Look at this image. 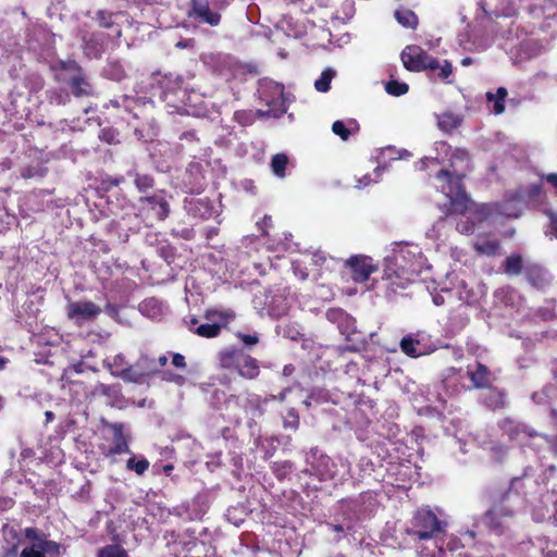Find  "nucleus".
<instances>
[{
    "instance_id": "obj_1",
    "label": "nucleus",
    "mask_w": 557,
    "mask_h": 557,
    "mask_svg": "<svg viewBox=\"0 0 557 557\" xmlns=\"http://www.w3.org/2000/svg\"><path fill=\"white\" fill-rule=\"evenodd\" d=\"M447 523L430 508H419L407 522L405 533L420 557H447L444 536Z\"/></svg>"
},
{
    "instance_id": "obj_2",
    "label": "nucleus",
    "mask_w": 557,
    "mask_h": 557,
    "mask_svg": "<svg viewBox=\"0 0 557 557\" xmlns=\"http://www.w3.org/2000/svg\"><path fill=\"white\" fill-rule=\"evenodd\" d=\"M442 193L448 198L451 211L455 213H465L472 210V201L465 190L462 176H436ZM498 207L495 202L474 205L473 213L479 221L497 218Z\"/></svg>"
},
{
    "instance_id": "obj_3",
    "label": "nucleus",
    "mask_w": 557,
    "mask_h": 557,
    "mask_svg": "<svg viewBox=\"0 0 557 557\" xmlns=\"http://www.w3.org/2000/svg\"><path fill=\"white\" fill-rule=\"evenodd\" d=\"M307 468L301 473L317 478L320 482L339 476L341 479L352 478L351 465L347 459H331L318 447L310 448L305 455Z\"/></svg>"
},
{
    "instance_id": "obj_4",
    "label": "nucleus",
    "mask_w": 557,
    "mask_h": 557,
    "mask_svg": "<svg viewBox=\"0 0 557 557\" xmlns=\"http://www.w3.org/2000/svg\"><path fill=\"white\" fill-rule=\"evenodd\" d=\"M544 194L541 184L529 187H519L504 195L502 201L495 202L498 207V215L518 219L528 207H540L544 202Z\"/></svg>"
},
{
    "instance_id": "obj_5",
    "label": "nucleus",
    "mask_w": 557,
    "mask_h": 557,
    "mask_svg": "<svg viewBox=\"0 0 557 557\" xmlns=\"http://www.w3.org/2000/svg\"><path fill=\"white\" fill-rule=\"evenodd\" d=\"M23 534L27 543L20 552V557H60L61 545L48 540L47 534L37 528H25Z\"/></svg>"
},
{
    "instance_id": "obj_6",
    "label": "nucleus",
    "mask_w": 557,
    "mask_h": 557,
    "mask_svg": "<svg viewBox=\"0 0 557 557\" xmlns=\"http://www.w3.org/2000/svg\"><path fill=\"white\" fill-rule=\"evenodd\" d=\"M255 307L260 309L263 314L277 319L288 312L289 302L285 295V289H269L255 295Z\"/></svg>"
},
{
    "instance_id": "obj_7",
    "label": "nucleus",
    "mask_w": 557,
    "mask_h": 557,
    "mask_svg": "<svg viewBox=\"0 0 557 557\" xmlns=\"http://www.w3.org/2000/svg\"><path fill=\"white\" fill-rule=\"evenodd\" d=\"M400 58L405 69L410 72H434V69L437 66V59L417 45L406 46L401 51Z\"/></svg>"
},
{
    "instance_id": "obj_8",
    "label": "nucleus",
    "mask_w": 557,
    "mask_h": 557,
    "mask_svg": "<svg viewBox=\"0 0 557 557\" xmlns=\"http://www.w3.org/2000/svg\"><path fill=\"white\" fill-rule=\"evenodd\" d=\"M344 265L350 270L351 278L355 283L367 282L371 274L377 271L371 257L364 255H355L344 261Z\"/></svg>"
},
{
    "instance_id": "obj_9",
    "label": "nucleus",
    "mask_w": 557,
    "mask_h": 557,
    "mask_svg": "<svg viewBox=\"0 0 557 557\" xmlns=\"http://www.w3.org/2000/svg\"><path fill=\"white\" fill-rule=\"evenodd\" d=\"M82 49L89 59H100L106 51L109 35L101 32L79 30Z\"/></svg>"
},
{
    "instance_id": "obj_10",
    "label": "nucleus",
    "mask_w": 557,
    "mask_h": 557,
    "mask_svg": "<svg viewBox=\"0 0 557 557\" xmlns=\"http://www.w3.org/2000/svg\"><path fill=\"white\" fill-rule=\"evenodd\" d=\"M187 15L201 24L219 25L221 14L210 9L209 0H189Z\"/></svg>"
},
{
    "instance_id": "obj_11",
    "label": "nucleus",
    "mask_w": 557,
    "mask_h": 557,
    "mask_svg": "<svg viewBox=\"0 0 557 557\" xmlns=\"http://www.w3.org/2000/svg\"><path fill=\"white\" fill-rule=\"evenodd\" d=\"M106 428L110 430L112 437V445L103 453L107 457L121 455V454H132L128 446V435L124 433L123 423H106Z\"/></svg>"
},
{
    "instance_id": "obj_12",
    "label": "nucleus",
    "mask_w": 557,
    "mask_h": 557,
    "mask_svg": "<svg viewBox=\"0 0 557 557\" xmlns=\"http://www.w3.org/2000/svg\"><path fill=\"white\" fill-rule=\"evenodd\" d=\"M101 308L92 301H74L67 306V317L81 324L84 321L96 319L101 313Z\"/></svg>"
},
{
    "instance_id": "obj_13",
    "label": "nucleus",
    "mask_w": 557,
    "mask_h": 557,
    "mask_svg": "<svg viewBox=\"0 0 557 557\" xmlns=\"http://www.w3.org/2000/svg\"><path fill=\"white\" fill-rule=\"evenodd\" d=\"M500 430L512 441H519L523 437H533L536 432L528 425L511 418H504L498 422Z\"/></svg>"
},
{
    "instance_id": "obj_14",
    "label": "nucleus",
    "mask_w": 557,
    "mask_h": 557,
    "mask_svg": "<svg viewBox=\"0 0 557 557\" xmlns=\"http://www.w3.org/2000/svg\"><path fill=\"white\" fill-rule=\"evenodd\" d=\"M450 168L442 169L437 174H459V172L470 171V154L466 149L456 148L449 157Z\"/></svg>"
},
{
    "instance_id": "obj_15",
    "label": "nucleus",
    "mask_w": 557,
    "mask_h": 557,
    "mask_svg": "<svg viewBox=\"0 0 557 557\" xmlns=\"http://www.w3.org/2000/svg\"><path fill=\"white\" fill-rule=\"evenodd\" d=\"M397 152L393 148H385L381 150L379 157H377V165L374 169L375 174H380L381 172L385 171H399L400 164L403 163V159L398 156H396Z\"/></svg>"
},
{
    "instance_id": "obj_16",
    "label": "nucleus",
    "mask_w": 557,
    "mask_h": 557,
    "mask_svg": "<svg viewBox=\"0 0 557 557\" xmlns=\"http://www.w3.org/2000/svg\"><path fill=\"white\" fill-rule=\"evenodd\" d=\"M467 374L475 388L490 387L494 381L488 368L482 363H476L474 369L468 366Z\"/></svg>"
},
{
    "instance_id": "obj_17",
    "label": "nucleus",
    "mask_w": 557,
    "mask_h": 557,
    "mask_svg": "<svg viewBox=\"0 0 557 557\" xmlns=\"http://www.w3.org/2000/svg\"><path fill=\"white\" fill-rule=\"evenodd\" d=\"M64 82L70 87L73 96L76 98L89 97L94 95L92 85L87 79L85 72L76 76H69L64 79Z\"/></svg>"
},
{
    "instance_id": "obj_18",
    "label": "nucleus",
    "mask_w": 557,
    "mask_h": 557,
    "mask_svg": "<svg viewBox=\"0 0 557 557\" xmlns=\"http://www.w3.org/2000/svg\"><path fill=\"white\" fill-rule=\"evenodd\" d=\"M185 209L190 216L201 220H207L214 213V209L210 200L202 198L186 201Z\"/></svg>"
},
{
    "instance_id": "obj_19",
    "label": "nucleus",
    "mask_w": 557,
    "mask_h": 557,
    "mask_svg": "<svg viewBox=\"0 0 557 557\" xmlns=\"http://www.w3.org/2000/svg\"><path fill=\"white\" fill-rule=\"evenodd\" d=\"M244 354V350L240 348L225 347L218 354L219 364L226 370H236Z\"/></svg>"
},
{
    "instance_id": "obj_20",
    "label": "nucleus",
    "mask_w": 557,
    "mask_h": 557,
    "mask_svg": "<svg viewBox=\"0 0 557 557\" xmlns=\"http://www.w3.org/2000/svg\"><path fill=\"white\" fill-rule=\"evenodd\" d=\"M480 396L481 403L491 410L502 409L506 406V394L504 391L492 387L485 388Z\"/></svg>"
},
{
    "instance_id": "obj_21",
    "label": "nucleus",
    "mask_w": 557,
    "mask_h": 557,
    "mask_svg": "<svg viewBox=\"0 0 557 557\" xmlns=\"http://www.w3.org/2000/svg\"><path fill=\"white\" fill-rule=\"evenodd\" d=\"M532 399L541 406H548L553 418H557V410L552 407L553 400L557 399V385L547 384L541 391L532 394Z\"/></svg>"
},
{
    "instance_id": "obj_22",
    "label": "nucleus",
    "mask_w": 557,
    "mask_h": 557,
    "mask_svg": "<svg viewBox=\"0 0 557 557\" xmlns=\"http://www.w3.org/2000/svg\"><path fill=\"white\" fill-rule=\"evenodd\" d=\"M336 317L338 319V330L346 337L347 341H357L355 337L358 332L356 331V321L347 313L343 311H331L329 312V318L333 319Z\"/></svg>"
},
{
    "instance_id": "obj_23",
    "label": "nucleus",
    "mask_w": 557,
    "mask_h": 557,
    "mask_svg": "<svg viewBox=\"0 0 557 557\" xmlns=\"http://www.w3.org/2000/svg\"><path fill=\"white\" fill-rule=\"evenodd\" d=\"M524 275L533 286L539 288H542L549 283L548 272L535 263H527L524 268Z\"/></svg>"
},
{
    "instance_id": "obj_24",
    "label": "nucleus",
    "mask_w": 557,
    "mask_h": 557,
    "mask_svg": "<svg viewBox=\"0 0 557 557\" xmlns=\"http://www.w3.org/2000/svg\"><path fill=\"white\" fill-rule=\"evenodd\" d=\"M236 372L246 380H255L260 373L259 362L250 355L244 354Z\"/></svg>"
},
{
    "instance_id": "obj_25",
    "label": "nucleus",
    "mask_w": 557,
    "mask_h": 557,
    "mask_svg": "<svg viewBox=\"0 0 557 557\" xmlns=\"http://www.w3.org/2000/svg\"><path fill=\"white\" fill-rule=\"evenodd\" d=\"M399 346L401 351L411 358H418L426 354L420 341L417 339L416 336L412 334L404 336L400 341Z\"/></svg>"
},
{
    "instance_id": "obj_26",
    "label": "nucleus",
    "mask_w": 557,
    "mask_h": 557,
    "mask_svg": "<svg viewBox=\"0 0 557 557\" xmlns=\"http://www.w3.org/2000/svg\"><path fill=\"white\" fill-rule=\"evenodd\" d=\"M499 242L496 238L479 237L473 243L474 250L480 255L496 256L499 250Z\"/></svg>"
},
{
    "instance_id": "obj_27",
    "label": "nucleus",
    "mask_w": 557,
    "mask_h": 557,
    "mask_svg": "<svg viewBox=\"0 0 557 557\" xmlns=\"http://www.w3.org/2000/svg\"><path fill=\"white\" fill-rule=\"evenodd\" d=\"M371 180L369 176H342L341 180H335L332 184L335 187H341L345 190L355 188V189H362L370 185Z\"/></svg>"
},
{
    "instance_id": "obj_28",
    "label": "nucleus",
    "mask_w": 557,
    "mask_h": 557,
    "mask_svg": "<svg viewBox=\"0 0 557 557\" xmlns=\"http://www.w3.org/2000/svg\"><path fill=\"white\" fill-rule=\"evenodd\" d=\"M235 318L236 314L232 309L206 311V319L218 324L220 330L225 327L230 322L234 321Z\"/></svg>"
},
{
    "instance_id": "obj_29",
    "label": "nucleus",
    "mask_w": 557,
    "mask_h": 557,
    "mask_svg": "<svg viewBox=\"0 0 557 557\" xmlns=\"http://www.w3.org/2000/svg\"><path fill=\"white\" fill-rule=\"evenodd\" d=\"M113 375L127 383L144 384L146 382L136 363L122 370L113 371Z\"/></svg>"
},
{
    "instance_id": "obj_30",
    "label": "nucleus",
    "mask_w": 557,
    "mask_h": 557,
    "mask_svg": "<svg viewBox=\"0 0 557 557\" xmlns=\"http://www.w3.org/2000/svg\"><path fill=\"white\" fill-rule=\"evenodd\" d=\"M503 516V509L492 508L487 510L484 516L482 517V523L488 528L490 530L502 533L503 531V523L502 518Z\"/></svg>"
},
{
    "instance_id": "obj_31",
    "label": "nucleus",
    "mask_w": 557,
    "mask_h": 557,
    "mask_svg": "<svg viewBox=\"0 0 557 557\" xmlns=\"http://www.w3.org/2000/svg\"><path fill=\"white\" fill-rule=\"evenodd\" d=\"M508 96V91L505 87H498L496 92H486L487 102H493V112L498 115L505 111V100Z\"/></svg>"
},
{
    "instance_id": "obj_32",
    "label": "nucleus",
    "mask_w": 557,
    "mask_h": 557,
    "mask_svg": "<svg viewBox=\"0 0 557 557\" xmlns=\"http://www.w3.org/2000/svg\"><path fill=\"white\" fill-rule=\"evenodd\" d=\"M525 265L527 263L523 262L520 255H511L504 261L503 269L507 275L517 276L521 273H524Z\"/></svg>"
},
{
    "instance_id": "obj_33",
    "label": "nucleus",
    "mask_w": 557,
    "mask_h": 557,
    "mask_svg": "<svg viewBox=\"0 0 557 557\" xmlns=\"http://www.w3.org/2000/svg\"><path fill=\"white\" fill-rule=\"evenodd\" d=\"M428 72L431 79H440L448 83L450 82L448 78L453 75V65L447 60H444L443 62L437 60V66L434 69V72Z\"/></svg>"
},
{
    "instance_id": "obj_34",
    "label": "nucleus",
    "mask_w": 557,
    "mask_h": 557,
    "mask_svg": "<svg viewBox=\"0 0 557 557\" xmlns=\"http://www.w3.org/2000/svg\"><path fill=\"white\" fill-rule=\"evenodd\" d=\"M468 307L460 305L449 317L450 325L454 330L459 331L463 329L469 322V315L467 313Z\"/></svg>"
},
{
    "instance_id": "obj_35",
    "label": "nucleus",
    "mask_w": 557,
    "mask_h": 557,
    "mask_svg": "<svg viewBox=\"0 0 557 557\" xmlns=\"http://www.w3.org/2000/svg\"><path fill=\"white\" fill-rule=\"evenodd\" d=\"M136 367L139 369V371L143 373V376L145 380L148 377L158 374V370L154 363V358L149 357L147 355H141L137 361L135 362Z\"/></svg>"
},
{
    "instance_id": "obj_36",
    "label": "nucleus",
    "mask_w": 557,
    "mask_h": 557,
    "mask_svg": "<svg viewBox=\"0 0 557 557\" xmlns=\"http://www.w3.org/2000/svg\"><path fill=\"white\" fill-rule=\"evenodd\" d=\"M396 21L407 28L414 29L418 25V16L409 9H398L395 11Z\"/></svg>"
},
{
    "instance_id": "obj_37",
    "label": "nucleus",
    "mask_w": 557,
    "mask_h": 557,
    "mask_svg": "<svg viewBox=\"0 0 557 557\" xmlns=\"http://www.w3.org/2000/svg\"><path fill=\"white\" fill-rule=\"evenodd\" d=\"M102 396L107 398V404L112 407L120 406L124 400L120 384L108 385Z\"/></svg>"
},
{
    "instance_id": "obj_38",
    "label": "nucleus",
    "mask_w": 557,
    "mask_h": 557,
    "mask_svg": "<svg viewBox=\"0 0 557 557\" xmlns=\"http://www.w3.org/2000/svg\"><path fill=\"white\" fill-rule=\"evenodd\" d=\"M190 332L205 338H213L221 333V330L219 329L218 324H215L213 321H210L209 323L199 324L195 329L190 327Z\"/></svg>"
},
{
    "instance_id": "obj_39",
    "label": "nucleus",
    "mask_w": 557,
    "mask_h": 557,
    "mask_svg": "<svg viewBox=\"0 0 557 557\" xmlns=\"http://www.w3.org/2000/svg\"><path fill=\"white\" fill-rule=\"evenodd\" d=\"M132 457L126 461V469L134 471L138 475H143L149 468V461L147 458L140 456L137 458L133 453Z\"/></svg>"
},
{
    "instance_id": "obj_40",
    "label": "nucleus",
    "mask_w": 557,
    "mask_h": 557,
    "mask_svg": "<svg viewBox=\"0 0 557 557\" xmlns=\"http://www.w3.org/2000/svg\"><path fill=\"white\" fill-rule=\"evenodd\" d=\"M272 472L277 480L286 479L294 470V463L289 460L275 461L271 466Z\"/></svg>"
},
{
    "instance_id": "obj_41",
    "label": "nucleus",
    "mask_w": 557,
    "mask_h": 557,
    "mask_svg": "<svg viewBox=\"0 0 557 557\" xmlns=\"http://www.w3.org/2000/svg\"><path fill=\"white\" fill-rule=\"evenodd\" d=\"M334 75L335 72L332 69L324 70L321 76L314 82V88L320 92L329 91Z\"/></svg>"
},
{
    "instance_id": "obj_42",
    "label": "nucleus",
    "mask_w": 557,
    "mask_h": 557,
    "mask_svg": "<svg viewBox=\"0 0 557 557\" xmlns=\"http://www.w3.org/2000/svg\"><path fill=\"white\" fill-rule=\"evenodd\" d=\"M98 137L101 141L108 145L120 144V132L112 126L100 128Z\"/></svg>"
},
{
    "instance_id": "obj_43",
    "label": "nucleus",
    "mask_w": 557,
    "mask_h": 557,
    "mask_svg": "<svg viewBox=\"0 0 557 557\" xmlns=\"http://www.w3.org/2000/svg\"><path fill=\"white\" fill-rule=\"evenodd\" d=\"M97 557H128L126 549L116 544L106 545L98 550Z\"/></svg>"
},
{
    "instance_id": "obj_44",
    "label": "nucleus",
    "mask_w": 557,
    "mask_h": 557,
    "mask_svg": "<svg viewBox=\"0 0 557 557\" xmlns=\"http://www.w3.org/2000/svg\"><path fill=\"white\" fill-rule=\"evenodd\" d=\"M289 159L285 153H276L271 160V170L274 174H284Z\"/></svg>"
},
{
    "instance_id": "obj_45",
    "label": "nucleus",
    "mask_w": 557,
    "mask_h": 557,
    "mask_svg": "<svg viewBox=\"0 0 557 557\" xmlns=\"http://www.w3.org/2000/svg\"><path fill=\"white\" fill-rule=\"evenodd\" d=\"M385 90L388 95L399 97L408 92L409 86L406 83L392 79L386 83Z\"/></svg>"
},
{
    "instance_id": "obj_46",
    "label": "nucleus",
    "mask_w": 557,
    "mask_h": 557,
    "mask_svg": "<svg viewBox=\"0 0 557 557\" xmlns=\"http://www.w3.org/2000/svg\"><path fill=\"white\" fill-rule=\"evenodd\" d=\"M48 100L52 104L65 106L70 101V95L61 89H52L48 91Z\"/></svg>"
},
{
    "instance_id": "obj_47",
    "label": "nucleus",
    "mask_w": 557,
    "mask_h": 557,
    "mask_svg": "<svg viewBox=\"0 0 557 557\" xmlns=\"http://www.w3.org/2000/svg\"><path fill=\"white\" fill-rule=\"evenodd\" d=\"M299 425V416L296 411V409L290 408L283 420V426L286 430H293L296 431Z\"/></svg>"
},
{
    "instance_id": "obj_48",
    "label": "nucleus",
    "mask_w": 557,
    "mask_h": 557,
    "mask_svg": "<svg viewBox=\"0 0 557 557\" xmlns=\"http://www.w3.org/2000/svg\"><path fill=\"white\" fill-rule=\"evenodd\" d=\"M103 364L111 371V374L113 375V371L126 368L125 366L127 364V362L125 360V357L122 354H119L114 356L112 360H104Z\"/></svg>"
},
{
    "instance_id": "obj_49",
    "label": "nucleus",
    "mask_w": 557,
    "mask_h": 557,
    "mask_svg": "<svg viewBox=\"0 0 557 557\" xmlns=\"http://www.w3.org/2000/svg\"><path fill=\"white\" fill-rule=\"evenodd\" d=\"M59 67L69 73L70 76H76L84 72L83 67L75 60L60 61Z\"/></svg>"
},
{
    "instance_id": "obj_50",
    "label": "nucleus",
    "mask_w": 557,
    "mask_h": 557,
    "mask_svg": "<svg viewBox=\"0 0 557 557\" xmlns=\"http://www.w3.org/2000/svg\"><path fill=\"white\" fill-rule=\"evenodd\" d=\"M113 14L106 10H99L96 13V18L99 23V25L103 28H111L113 27L114 23L112 21Z\"/></svg>"
},
{
    "instance_id": "obj_51",
    "label": "nucleus",
    "mask_w": 557,
    "mask_h": 557,
    "mask_svg": "<svg viewBox=\"0 0 557 557\" xmlns=\"http://www.w3.org/2000/svg\"><path fill=\"white\" fill-rule=\"evenodd\" d=\"M332 131L335 135L339 136L341 139H343V140H348L351 135L350 131L346 127L345 123L339 120L335 121L332 124Z\"/></svg>"
},
{
    "instance_id": "obj_52",
    "label": "nucleus",
    "mask_w": 557,
    "mask_h": 557,
    "mask_svg": "<svg viewBox=\"0 0 557 557\" xmlns=\"http://www.w3.org/2000/svg\"><path fill=\"white\" fill-rule=\"evenodd\" d=\"M456 230L461 234H472L475 230V224L470 219H461L457 222Z\"/></svg>"
},
{
    "instance_id": "obj_53",
    "label": "nucleus",
    "mask_w": 557,
    "mask_h": 557,
    "mask_svg": "<svg viewBox=\"0 0 557 557\" xmlns=\"http://www.w3.org/2000/svg\"><path fill=\"white\" fill-rule=\"evenodd\" d=\"M233 184L236 187H240L243 190H245L246 193H248L250 195H255L256 194V186H255L252 180L243 178V180H239L238 182H233Z\"/></svg>"
},
{
    "instance_id": "obj_54",
    "label": "nucleus",
    "mask_w": 557,
    "mask_h": 557,
    "mask_svg": "<svg viewBox=\"0 0 557 557\" xmlns=\"http://www.w3.org/2000/svg\"><path fill=\"white\" fill-rule=\"evenodd\" d=\"M237 337L240 338V341L243 342V344L246 347H252L259 343L258 333H253V334L237 333Z\"/></svg>"
},
{
    "instance_id": "obj_55",
    "label": "nucleus",
    "mask_w": 557,
    "mask_h": 557,
    "mask_svg": "<svg viewBox=\"0 0 557 557\" xmlns=\"http://www.w3.org/2000/svg\"><path fill=\"white\" fill-rule=\"evenodd\" d=\"M326 527H327L329 531L335 532L338 534V536L336 537V541H339L342 539V534L345 532V530L351 529L350 524L344 525L341 523H331V522H327Z\"/></svg>"
},
{
    "instance_id": "obj_56",
    "label": "nucleus",
    "mask_w": 557,
    "mask_h": 557,
    "mask_svg": "<svg viewBox=\"0 0 557 557\" xmlns=\"http://www.w3.org/2000/svg\"><path fill=\"white\" fill-rule=\"evenodd\" d=\"M393 274L398 276L397 271L394 269L393 259L387 257L384 259V275H383V277L386 280H391Z\"/></svg>"
},
{
    "instance_id": "obj_57",
    "label": "nucleus",
    "mask_w": 557,
    "mask_h": 557,
    "mask_svg": "<svg viewBox=\"0 0 557 557\" xmlns=\"http://www.w3.org/2000/svg\"><path fill=\"white\" fill-rule=\"evenodd\" d=\"M373 467L372 460L368 457H361L358 461V468L362 473H370L373 471Z\"/></svg>"
},
{
    "instance_id": "obj_58",
    "label": "nucleus",
    "mask_w": 557,
    "mask_h": 557,
    "mask_svg": "<svg viewBox=\"0 0 557 557\" xmlns=\"http://www.w3.org/2000/svg\"><path fill=\"white\" fill-rule=\"evenodd\" d=\"M135 183L140 190L145 191L152 186V176H136Z\"/></svg>"
},
{
    "instance_id": "obj_59",
    "label": "nucleus",
    "mask_w": 557,
    "mask_h": 557,
    "mask_svg": "<svg viewBox=\"0 0 557 557\" xmlns=\"http://www.w3.org/2000/svg\"><path fill=\"white\" fill-rule=\"evenodd\" d=\"M162 379L165 380V381H169V382H174V383H176L178 385H182L185 382V377L184 376H182L180 374H175V373L169 372V371L162 372Z\"/></svg>"
},
{
    "instance_id": "obj_60",
    "label": "nucleus",
    "mask_w": 557,
    "mask_h": 557,
    "mask_svg": "<svg viewBox=\"0 0 557 557\" xmlns=\"http://www.w3.org/2000/svg\"><path fill=\"white\" fill-rule=\"evenodd\" d=\"M0 557H20L17 544H12L8 545L7 547H3Z\"/></svg>"
},
{
    "instance_id": "obj_61",
    "label": "nucleus",
    "mask_w": 557,
    "mask_h": 557,
    "mask_svg": "<svg viewBox=\"0 0 557 557\" xmlns=\"http://www.w3.org/2000/svg\"><path fill=\"white\" fill-rule=\"evenodd\" d=\"M256 443L260 447V449L263 451V459H269V458H271L273 456V454L275 451V447L274 446L267 447L264 445V443L261 442L260 440H257Z\"/></svg>"
},
{
    "instance_id": "obj_62",
    "label": "nucleus",
    "mask_w": 557,
    "mask_h": 557,
    "mask_svg": "<svg viewBox=\"0 0 557 557\" xmlns=\"http://www.w3.org/2000/svg\"><path fill=\"white\" fill-rule=\"evenodd\" d=\"M172 364L175 368L185 369L186 368V361L185 357L178 352L173 354L172 356Z\"/></svg>"
},
{
    "instance_id": "obj_63",
    "label": "nucleus",
    "mask_w": 557,
    "mask_h": 557,
    "mask_svg": "<svg viewBox=\"0 0 557 557\" xmlns=\"http://www.w3.org/2000/svg\"><path fill=\"white\" fill-rule=\"evenodd\" d=\"M257 225L262 231L263 235H268L267 227L272 225V218L270 215H264L262 221L258 222Z\"/></svg>"
},
{
    "instance_id": "obj_64",
    "label": "nucleus",
    "mask_w": 557,
    "mask_h": 557,
    "mask_svg": "<svg viewBox=\"0 0 557 557\" xmlns=\"http://www.w3.org/2000/svg\"><path fill=\"white\" fill-rule=\"evenodd\" d=\"M327 256L322 251H318L312 255V261L317 265H323L327 261Z\"/></svg>"
}]
</instances>
